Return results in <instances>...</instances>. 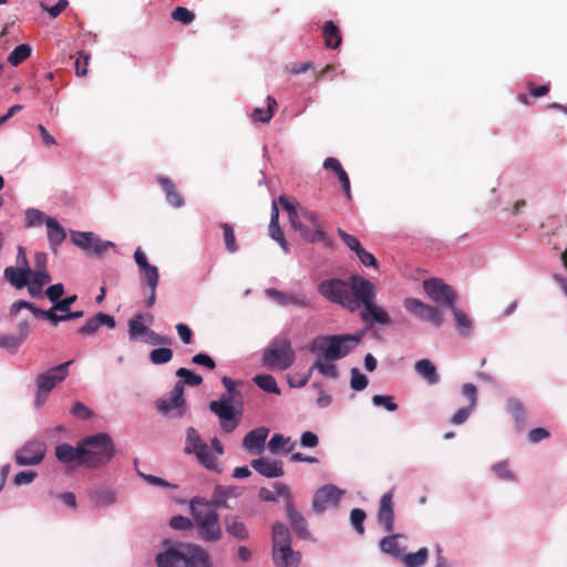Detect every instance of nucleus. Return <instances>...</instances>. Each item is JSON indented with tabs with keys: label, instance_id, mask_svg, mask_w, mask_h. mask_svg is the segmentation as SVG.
Wrapping results in <instances>:
<instances>
[{
	"label": "nucleus",
	"instance_id": "f257e3e1",
	"mask_svg": "<svg viewBox=\"0 0 567 567\" xmlns=\"http://www.w3.org/2000/svg\"><path fill=\"white\" fill-rule=\"evenodd\" d=\"M221 383L226 388L218 400L209 402V411L214 413L219 421V425L225 433H231L239 425L243 417V394L236 389L240 381H235L229 377H223Z\"/></svg>",
	"mask_w": 567,
	"mask_h": 567
},
{
	"label": "nucleus",
	"instance_id": "f03ea898",
	"mask_svg": "<svg viewBox=\"0 0 567 567\" xmlns=\"http://www.w3.org/2000/svg\"><path fill=\"white\" fill-rule=\"evenodd\" d=\"M363 282L371 281L359 275H352L348 280L331 278L321 281L318 290L328 301L354 312L361 307L360 293Z\"/></svg>",
	"mask_w": 567,
	"mask_h": 567
},
{
	"label": "nucleus",
	"instance_id": "7ed1b4c3",
	"mask_svg": "<svg viewBox=\"0 0 567 567\" xmlns=\"http://www.w3.org/2000/svg\"><path fill=\"white\" fill-rule=\"evenodd\" d=\"M189 509L195 522L194 527L202 540L216 543L221 539L219 515L215 508L208 506L206 499L194 497L189 503Z\"/></svg>",
	"mask_w": 567,
	"mask_h": 567
},
{
	"label": "nucleus",
	"instance_id": "20e7f679",
	"mask_svg": "<svg viewBox=\"0 0 567 567\" xmlns=\"http://www.w3.org/2000/svg\"><path fill=\"white\" fill-rule=\"evenodd\" d=\"M360 342L353 334L319 336L309 344V351L326 361H337L348 355Z\"/></svg>",
	"mask_w": 567,
	"mask_h": 567
},
{
	"label": "nucleus",
	"instance_id": "39448f33",
	"mask_svg": "<svg viewBox=\"0 0 567 567\" xmlns=\"http://www.w3.org/2000/svg\"><path fill=\"white\" fill-rule=\"evenodd\" d=\"M158 567H212L208 553L197 545L168 548L156 556Z\"/></svg>",
	"mask_w": 567,
	"mask_h": 567
},
{
	"label": "nucleus",
	"instance_id": "423d86ee",
	"mask_svg": "<svg viewBox=\"0 0 567 567\" xmlns=\"http://www.w3.org/2000/svg\"><path fill=\"white\" fill-rule=\"evenodd\" d=\"M82 466L95 468L107 464L115 449L107 433H97L81 441Z\"/></svg>",
	"mask_w": 567,
	"mask_h": 567
},
{
	"label": "nucleus",
	"instance_id": "0eeeda50",
	"mask_svg": "<svg viewBox=\"0 0 567 567\" xmlns=\"http://www.w3.org/2000/svg\"><path fill=\"white\" fill-rule=\"evenodd\" d=\"M184 452L186 454H194L198 463L205 468L209 471H219L217 456L210 452L207 443L193 426L186 430Z\"/></svg>",
	"mask_w": 567,
	"mask_h": 567
},
{
	"label": "nucleus",
	"instance_id": "6e6552de",
	"mask_svg": "<svg viewBox=\"0 0 567 567\" xmlns=\"http://www.w3.org/2000/svg\"><path fill=\"white\" fill-rule=\"evenodd\" d=\"M295 359V351L287 339L274 340L262 354L264 364L271 369L287 370Z\"/></svg>",
	"mask_w": 567,
	"mask_h": 567
},
{
	"label": "nucleus",
	"instance_id": "1a4fd4ad",
	"mask_svg": "<svg viewBox=\"0 0 567 567\" xmlns=\"http://www.w3.org/2000/svg\"><path fill=\"white\" fill-rule=\"evenodd\" d=\"M360 295L361 306L363 307L361 319L363 321L380 323L384 326L391 323V319L386 310L374 302L377 297V289L372 282H363L362 291Z\"/></svg>",
	"mask_w": 567,
	"mask_h": 567
},
{
	"label": "nucleus",
	"instance_id": "9d476101",
	"mask_svg": "<svg viewBox=\"0 0 567 567\" xmlns=\"http://www.w3.org/2000/svg\"><path fill=\"white\" fill-rule=\"evenodd\" d=\"M426 296L440 307L453 308L457 300V293L452 286L440 278H430L423 281Z\"/></svg>",
	"mask_w": 567,
	"mask_h": 567
},
{
	"label": "nucleus",
	"instance_id": "9b49d317",
	"mask_svg": "<svg viewBox=\"0 0 567 567\" xmlns=\"http://www.w3.org/2000/svg\"><path fill=\"white\" fill-rule=\"evenodd\" d=\"M300 216L306 219L311 226L312 229L305 226L299 218L297 223L293 225V228L298 230L301 237L308 243L322 241L326 245H330L331 240L323 229V224L316 213L309 209H301Z\"/></svg>",
	"mask_w": 567,
	"mask_h": 567
},
{
	"label": "nucleus",
	"instance_id": "f8f14e48",
	"mask_svg": "<svg viewBox=\"0 0 567 567\" xmlns=\"http://www.w3.org/2000/svg\"><path fill=\"white\" fill-rule=\"evenodd\" d=\"M47 444L41 440H29L14 453V461L19 466H33L40 464L47 454Z\"/></svg>",
	"mask_w": 567,
	"mask_h": 567
},
{
	"label": "nucleus",
	"instance_id": "ddd939ff",
	"mask_svg": "<svg viewBox=\"0 0 567 567\" xmlns=\"http://www.w3.org/2000/svg\"><path fill=\"white\" fill-rule=\"evenodd\" d=\"M183 382H176L169 393V398L156 401L157 410L171 417H183L187 411L183 393Z\"/></svg>",
	"mask_w": 567,
	"mask_h": 567
},
{
	"label": "nucleus",
	"instance_id": "4468645a",
	"mask_svg": "<svg viewBox=\"0 0 567 567\" xmlns=\"http://www.w3.org/2000/svg\"><path fill=\"white\" fill-rule=\"evenodd\" d=\"M403 306L406 311L423 321L432 323L436 328L441 327L444 321L442 312L436 307L427 305L417 298H405Z\"/></svg>",
	"mask_w": 567,
	"mask_h": 567
},
{
	"label": "nucleus",
	"instance_id": "2eb2a0df",
	"mask_svg": "<svg viewBox=\"0 0 567 567\" xmlns=\"http://www.w3.org/2000/svg\"><path fill=\"white\" fill-rule=\"evenodd\" d=\"M72 243L90 255L102 256L110 247H114L112 241H103L92 231H72Z\"/></svg>",
	"mask_w": 567,
	"mask_h": 567
},
{
	"label": "nucleus",
	"instance_id": "dca6fc26",
	"mask_svg": "<svg viewBox=\"0 0 567 567\" xmlns=\"http://www.w3.org/2000/svg\"><path fill=\"white\" fill-rule=\"evenodd\" d=\"M73 361H66L62 364L50 368L44 373H41L35 379V384L39 391L49 393L58 383L66 379L69 374V365Z\"/></svg>",
	"mask_w": 567,
	"mask_h": 567
},
{
	"label": "nucleus",
	"instance_id": "f3484780",
	"mask_svg": "<svg viewBox=\"0 0 567 567\" xmlns=\"http://www.w3.org/2000/svg\"><path fill=\"white\" fill-rule=\"evenodd\" d=\"M341 492L333 485H324L319 488L312 498V508L317 513L326 511L328 504L337 505L340 501Z\"/></svg>",
	"mask_w": 567,
	"mask_h": 567
},
{
	"label": "nucleus",
	"instance_id": "a211bd4d",
	"mask_svg": "<svg viewBox=\"0 0 567 567\" xmlns=\"http://www.w3.org/2000/svg\"><path fill=\"white\" fill-rule=\"evenodd\" d=\"M378 523L386 533H391L394 528V508L392 492L383 494L380 499L378 509Z\"/></svg>",
	"mask_w": 567,
	"mask_h": 567
},
{
	"label": "nucleus",
	"instance_id": "6ab92c4d",
	"mask_svg": "<svg viewBox=\"0 0 567 567\" xmlns=\"http://www.w3.org/2000/svg\"><path fill=\"white\" fill-rule=\"evenodd\" d=\"M268 434L269 430L265 426L251 430L245 435L243 440L244 449L250 453L260 454L264 451Z\"/></svg>",
	"mask_w": 567,
	"mask_h": 567
},
{
	"label": "nucleus",
	"instance_id": "aec40b11",
	"mask_svg": "<svg viewBox=\"0 0 567 567\" xmlns=\"http://www.w3.org/2000/svg\"><path fill=\"white\" fill-rule=\"evenodd\" d=\"M226 533L237 542H246L249 539V530L247 525L237 515H226L223 519Z\"/></svg>",
	"mask_w": 567,
	"mask_h": 567
},
{
	"label": "nucleus",
	"instance_id": "412c9836",
	"mask_svg": "<svg viewBox=\"0 0 567 567\" xmlns=\"http://www.w3.org/2000/svg\"><path fill=\"white\" fill-rule=\"evenodd\" d=\"M272 559L277 567H296L299 564L300 555L293 551L291 544L272 548Z\"/></svg>",
	"mask_w": 567,
	"mask_h": 567
},
{
	"label": "nucleus",
	"instance_id": "4be33fe9",
	"mask_svg": "<svg viewBox=\"0 0 567 567\" xmlns=\"http://www.w3.org/2000/svg\"><path fill=\"white\" fill-rule=\"evenodd\" d=\"M250 465L256 472L268 478L280 477L285 473L281 461H269L265 457H259L252 460Z\"/></svg>",
	"mask_w": 567,
	"mask_h": 567
},
{
	"label": "nucleus",
	"instance_id": "5701e85b",
	"mask_svg": "<svg viewBox=\"0 0 567 567\" xmlns=\"http://www.w3.org/2000/svg\"><path fill=\"white\" fill-rule=\"evenodd\" d=\"M106 326L110 329H114L116 326L115 319L113 316L99 312L92 318H90L85 324L79 328L78 332L85 336L94 334L100 326Z\"/></svg>",
	"mask_w": 567,
	"mask_h": 567
},
{
	"label": "nucleus",
	"instance_id": "b1692460",
	"mask_svg": "<svg viewBox=\"0 0 567 567\" xmlns=\"http://www.w3.org/2000/svg\"><path fill=\"white\" fill-rule=\"evenodd\" d=\"M55 456L62 463H75L82 466L81 442L76 446L62 443L55 446Z\"/></svg>",
	"mask_w": 567,
	"mask_h": 567
},
{
	"label": "nucleus",
	"instance_id": "393cba45",
	"mask_svg": "<svg viewBox=\"0 0 567 567\" xmlns=\"http://www.w3.org/2000/svg\"><path fill=\"white\" fill-rule=\"evenodd\" d=\"M31 274L30 267H8L4 269V278L18 289L29 284Z\"/></svg>",
	"mask_w": 567,
	"mask_h": 567
},
{
	"label": "nucleus",
	"instance_id": "a878e982",
	"mask_svg": "<svg viewBox=\"0 0 567 567\" xmlns=\"http://www.w3.org/2000/svg\"><path fill=\"white\" fill-rule=\"evenodd\" d=\"M286 511L289 523L295 533L303 539L309 538L310 532L308 530V525L302 514L295 508L293 504H289Z\"/></svg>",
	"mask_w": 567,
	"mask_h": 567
},
{
	"label": "nucleus",
	"instance_id": "bb28decb",
	"mask_svg": "<svg viewBox=\"0 0 567 567\" xmlns=\"http://www.w3.org/2000/svg\"><path fill=\"white\" fill-rule=\"evenodd\" d=\"M323 167L332 171L340 181L347 197L351 198L350 179L347 172L343 169L341 163L334 157H327L323 162Z\"/></svg>",
	"mask_w": 567,
	"mask_h": 567
},
{
	"label": "nucleus",
	"instance_id": "cd10ccee",
	"mask_svg": "<svg viewBox=\"0 0 567 567\" xmlns=\"http://www.w3.org/2000/svg\"><path fill=\"white\" fill-rule=\"evenodd\" d=\"M157 182L161 185L162 189L165 192L166 200L173 207H182L184 205V199L182 195L177 192L174 183L165 176L158 175Z\"/></svg>",
	"mask_w": 567,
	"mask_h": 567
},
{
	"label": "nucleus",
	"instance_id": "c85d7f7f",
	"mask_svg": "<svg viewBox=\"0 0 567 567\" xmlns=\"http://www.w3.org/2000/svg\"><path fill=\"white\" fill-rule=\"evenodd\" d=\"M415 372L422 377L430 385H434L440 381L436 368L429 359H421L414 364Z\"/></svg>",
	"mask_w": 567,
	"mask_h": 567
},
{
	"label": "nucleus",
	"instance_id": "c756f323",
	"mask_svg": "<svg viewBox=\"0 0 567 567\" xmlns=\"http://www.w3.org/2000/svg\"><path fill=\"white\" fill-rule=\"evenodd\" d=\"M48 227V239L53 252H56V247L65 239L66 234L58 220L53 217H48L45 220Z\"/></svg>",
	"mask_w": 567,
	"mask_h": 567
},
{
	"label": "nucleus",
	"instance_id": "7c9ffc66",
	"mask_svg": "<svg viewBox=\"0 0 567 567\" xmlns=\"http://www.w3.org/2000/svg\"><path fill=\"white\" fill-rule=\"evenodd\" d=\"M324 45L328 49L336 50L340 47L342 37L339 27L331 20L327 21L322 28Z\"/></svg>",
	"mask_w": 567,
	"mask_h": 567
},
{
	"label": "nucleus",
	"instance_id": "2f4dec72",
	"mask_svg": "<svg viewBox=\"0 0 567 567\" xmlns=\"http://www.w3.org/2000/svg\"><path fill=\"white\" fill-rule=\"evenodd\" d=\"M236 495L233 492V488L218 485L215 487L213 492V496L210 501H206L208 506L217 509L220 507L229 508L230 506L227 504L228 497H235Z\"/></svg>",
	"mask_w": 567,
	"mask_h": 567
},
{
	"label": "nucleus",
	"instance_id": "473e14b6",
	"mask_svg": "<svg viewBox=\"0 0 567 567\" xmlns=\"http://www.w3.org/2000/svg\"><path fill=\"white\" fill-rule=\"evenodd\" d=\"M400 536L401 535H399V534L385 536L380 540L379 545H380V549L383 553L389 554V555L401 560V558L404 554V548H402L399 544L398 539Z\"/></svg>",
	"mask_w": 567,
	"mask_h": 567
},
{
	"label": "nucleus",
	"instance_id": "72a5a7b5",
	"mask_svg": "<svg viewBox=\"0 0 567 567\" xmlns=\"http://www.w3.org/2000/svg\"><path fill=\"white\" fill-rule=\"evenodd\" d=\"M267 295L281 306H290V305H296V306H301V307L307 306L305 298L300 297V296L285 293V292L278 291L276 289H268Z\"/></svg>",
	"mask_w": 567,
	"mask_h": 567
},
{
	"label": "nucleus",
	"instance_id": "f704fd0d",
	"mask_svg": "<svg viewBox=\"0 0 567 567\" xmlns=\"http://www.w3.org/2000/svg\"><path fill=\"white\" fill-rule=\"evenodd\" d=\"M144 316L136 313L128 320V338L131 341H136L140 337L146 336L150 328L143 323Z\"/></svg>",
	"mask_w": 567,
	"mask_h": 567
},
{
	"label": "nucleus",
	"instance_id": "c9c22d12",
	"mask_svg": "<svg viewBox=\"0 0 567 567\" xmlns=\"http://www.w3.org/2000/svg\"><path fill=\"white\" fill-rule=\"evenodd\" d=\"M276 107L277 101L272 96H267V107H256L251 117L255 122L268 123L272 118Z\"/></svg>",
	"mask_w": 567,
	"mask_h": 567
},
{
	"label": "nucleus",
	"instance_id": "e433bc0d",
	"mask_svg": "<svg viewBox=\"0 0 567 567\" xmlns=\"http://www.w3.org/2000/svg\"><path fill=\"white\" fill-rule=\"evenodd\" d=\"M289 544H291L289 529L281 523L275 524L272 527V548Z\"/></svg>",
	"mask_w": 567,
	"mask_h": 567
},
{
	"label": "nucleus",
	"instance_id": "4c0bfd02",
	"mask_svg": "<svg viewBox=\"0 0 567 567\" xmlns=\"http://www.w3.org/2000/svg\"><path fill=\"white\" fill-rule=\"evenodd\" d=\"M450 309L454 315L456 328L460 334L465 337L468 336L472 332V321L468 316L461 309L456 308L455 305Z\"/></svg>",
	"mask_w": 567,
	"mask_h": 567
},
{
	"label": "nucleus",
	"instance_id": "58836bf2",
	"mask_svg": "<svg viewBox=\"0 0 567 567\" xmlns=\"http://www.w3.org/2000/svg\"><path fill=\"white\" fill-rule=\"evenodd\" d=\"M429 557V551L425 547L419 549L416 553L403 554L401 561L405 567H421L423 566Z\"/></svg>",
	"mask_w": 567,
	"mask_h": 567
},
{
	"label": "nucleus",
	"instance_id": "ea45409f",
	"mask_svg": "<svg viewBox=\"0 0 567 567\" xmlns=\"http://www.w3.org/2000/svg\"><path fill=\"white\" fill-rule=\"evenodd\" d=\"M333 361H323L322 357H318L313 362L311 370H318L324 377L337 379L339 377V371L337 365L332 363Z\"/></svg>",
	"mask_w": 567,
	"mask_h": 567
},
{
	"label": "nucleus",
	"instance_id": "a19ab883",
	"mask_svg": "<svg viewBox=\"0 0 567 567\" xmlns=\"http://www.w3.org/2000/svg\"><path fill=\"white\" fill-rule=\"evenodd\" d=\"M493 473L503 481L517 482V475L511 470L507 461H501L492 466Z\"/></svg>",
	"mask_w": 567,
	"mask_h": 567
},
{
	"label": "nucleus",
	"instance_id": "79ce46f5",
	"mask_svg": "<svg viewBox=\"0 0 567 567\" xmlns=\"http://www.w3.org/2000/svg\"><path fill=\"white\" fill-rule=\"evenodd\" d=\"M252 380L264 391L268 393L280 394V389L278 388L277 382L272 375L258 374Z\"/></svg>",
	"mask_w": 567,
	"mask_h": 567
},
{
	"label": "nucleus",
	"instance_id": "37998d69",
	"mask_svg": "<svg viewBox=\"0 0 567 567\" xmlns=\"http://www.w3.org/2000/svg\"><path fill=\"white\" fill-rule=\"evenodd\" d=\"M31 55V47L29 44H20L13 49V51L8 56V62L17 66L27 60Z\"/></svg>",
	"mask_w": 567,
	"mask_h": 567
},
{
	"label": "nucleus",
	"instance_id": "c03bdc74",
	"mask_svg": "<svg viewBox=\"0 0 567 567\" xmlns=\"http://www.w3.org/2000/svg\"><path fill=\"white\" fill-rule=\"evenodd\" d=\"M506 405L515 422L519 425H523L526 419V412L522 402L515 398H509L506 402Z\"/></svg>",
	"mask_w": 567,
	"mask_h": 567
},
{
	"label": "nucleus",
	"instance_id": "a18cd8bd",
	"mask_svg": "<svg viewBox=\"0 0 567 567\" xmlns=\"http://www.w3.org/2000/svg\"><path fill=\"white\" fill-rule=\"evenodd\" d=\"M91 499L99 506H109L115 503V493L111 489H97L92 493Z\"/></svg>",
	"mask_w": 567,
	"mask_h": 567
},
{
	"label": "nucleus",
	"instance_id": "49530a36",
	"mask_svg": "<svg viewBox=\"0 0 567 567\" xmlns=\"http://www.w3.org/2000/svg\"><path fill=\"white\" fill-rule=\"evenodd\" d=\"M220 228L223 229V236L225 246L228 252L234 254L238 250L234 228L228 223H221Z\"/></svg>",
	"mask_w": 567,
	"mask_h": 567
},
{
	"label": "nucleus",
	"instance_id": "de8ad7c7",
	"mask_svg": "<svg viewBox=\"0 0 567 567\" xmlns=\"http://www.w3.org/2000/svg\"><path fill=\"white\" fill-rule=\"evenodd\" d=\"M176 375L178 378H182L178 382H183V389L185 388V384L190 386H198L203 383V378L193 371L186 369V368H179L176 371Z\"/></svg>",
	"mask_w": 567,
	"mask_h": 567
},
{
	"label": "nucleus",
	"instance_id": "09e8293b",
	"mask_svg": "<svg viewBox=\"0 0 567 567\" xmlns=\"http://www.w3.org/2000/svg\"><path fill=\"white\" fill-rule=\"evenodd\" d=\"M173 351L167 347L156 348L151 351L150 360L153 364H164L172 360Z\"/></svg>",
	"mask_w": 567,
	"mask_h": 567
},
{
	"label": "nucleus",
	"instance_id": "8fccbe9b",
	"mask_svg": "<svg viewBox=\"0 0 567 567\" xmlns=\"http://www.w3.org/2000/svg\"><path fill=\"white\" fill-rule=\"evenodd\" d=\"M140 270L143 278L146 280L150 290H156L159 279L157 267L150 264Z\"/></svg>",
	"mask_w": 567,
	"mask_h": 567
},
{
	"label": "nucleus",
	"instance_id": "3c124183",
	"mask_svg": "<svg viewBox=\"0 0 567 567\" xmlns=\"http://www.w3.org/2000/svg\"><path fill=\"white\" fill-rule=\"evenodd\" d=\"M368 378L358 368L351 369L350 386L354 391H362L368 386Z\"/></svg>",
	"mask_w": 567,
	"mask_h": 567
},
{
	"label": "nucleus",
	"instance_id": "603ef678",
	"mask_svg": "<svg viewBox=\"0 0 567 567\" xmlns=\"http://www.w3.org/2000/svg\"><path fill=\"white\" fill-rule=\"evenodd\" d=\"M365 517V512L361 508H353L350 513L351 524L359 535L364 534L363 523Z\"/></svg>",
	"mask_w": 567,
	"mask_h": 567
},
{
	"label": "nucleus",
	"instance_id": "864d4df0",
	"mask_svg": "<svg viewBox=\"0 0 567 567\" xmlns=\"http://www.w3.org/2000/svg\"><path fill=\"white\" fill-rule=\"evenodd\" d=\"M269 236L274 240H276L286 252H288V243L285 239L284 233L280 229L279 221L269 223Z\"/></svg>",
	"mask_w": 567,
	"mask_h": 567
},
{
	"label": "nucleus",
	"instance_id": "5fc2aeb1",
	"mask_svg": "<svg viewBox=\"0 0 567 567\" xmlns=\"http://www.w3.org/2000/svg\"><path fill=\"white\" fill-rule=\"evenodd\" d=\"M172 19L183 24H189L195 20V14L185 7H177L172 12Z\"/></svg>",
	"mask_w": 567,
	"mask_h": 567
},
{
	"label": "nucleus",
	"instance_id": "6e6d98bb",
	"mask_svg": "<svg viewBox=\"0 0 567 567\" xmlns=\"http://www.w3.org/2000/svg\"><path fill=\"white\" fill-rule=\"evenodd\" d=\"M194 519L183 515L173 516L169 520V526L176 530H189L194 527Z\"/></svg>",
	"mask_w": 567,
	"mask_h": 567
},
{
	"label": "nucleus",
	"instance_id": "4d7b16f0",
	"mask_svg": "<svg viewBox=\"0 0 567 567\" xmlns=\"http://www.w3.org/2000/svg\"><path fill=\"white\" fill-rule=\"evenodd\" d=\"M279 204L282 206L285 210H287L289 220L291 223V226L297 223V219L299 218V213L295 205L289 200V198L285 195H280L278 198Z\"/></svg>",
	"mask_w": 567,
	"mask_h": 567
},
{
	"label": "nucleus",
	"instance_id": "13d9d810",
	"mask_svg": "<svg viewBox=\"0 0 567 567\" xmlns=\"http://www.w3.org/2000/svg\"><path fill=\"white\" fill-rule=\"evenodd\" d=\"M372 403L375 406H382L390 412H394L398 410V404L393 401V398L390 395L375 394L372 396Z\"/></svg>",
	"mask_w": 567,
	"mask_h": 567
},
{
	"label": "nucleus",
	"instance_id": "bf43d9fd",
	"mask_svg": "<svg viewBox=\"0 0 567 567\" xmlns=\"http://www.w3.org/2000/svg\"><path fill=\"white\" fill-rule=\"evenodd\" d=\"M337 233L350 250L357 254L360 248H362V245L357 237L348 234L341 228H338Z\"/></svg>",
	"mask_w": 567,
	"mask_h": 567
},
{
	"label": "nucleus",
	"instance_id": "052dcab7",
	"mask_svg": "<svg viewBox=\"0 0 567 567\" xmlns=\"http://www.w3.org/2000/svg\"><path fill=\"white\" fill-rule=\"evenodd\" d=\"M145 341L153 346H169L172 344V339L166 336H162L153 330H148L147 334L145 336Z\"/></svg>",
	"mask_w": 567,
	"mask_h": 567
},
{
	"label": "nucleus",
	"instance_id": "680f3d73",
	"mask_svg": "<svg viewBox=\"0 0 567 567\" xmlns=\"http://www.w3.org/2000/svg\"><path fill=\"white\" fill-rule=\"evenodd\" d=\"M35 316H41L45 319H48L52 326H56L59 322H63V315H58L55 311L58 309H54V306L49 310H42V309H34Z\"/></svg>",
	"mask_w": 567,
	"mask_h": 567
},
{
	"label": "nucleus",
	"instance_id": "e2e57ef3",
	"mask_svg": "<svg viewBox=\"0 0 567 567\" xmlns=\"http://www.w3.org/2000/svg\"><path fill=\"white\" fill-rule=\"evenodd\" d=\"M290 437H286L282 434H274L268 443V449L272 453H278L280 450L289 443Z\"/></svg>",
	"mask_w": 567,
	"mask_h": 567
},
{
	"label": "nucleus",
	"instance_id": "0e129e2a",
	"mask_svg": "<svg viewBox=\"0 0 567 567\" xmlns=\"http://www.w3.org/2000/svg\"><path fill=\"white\" fill-rule=\"evenodd\" d=\"M462 394L468 400L466 406L475 408L477 403V389L472 383H465L462 386Z\"/></svg>",
	"mask_w": 567,
	"mask_h": 567
},
{
	"label": "nucleus",
	"instance_id": "69168bd1",
	"mask_svg": "<svg viewBox=\"0 0 567 567\" xmlns=\"http://www.w3.org/2000/svg\"><path fill=\"white\" fill-rule=\"evenodd\" d=\"M90 55L80 52L76 60H75V73L78 76H84L87 74V66H89Z\"/></svg>",
	"mask_w": 567,
	"mask_h": 567
},
{
	"label": "nucleus",
	"instance_id": "338daca9",
	"mask_svg": "<svg viewBox=\"0 0 567 567\" xmlns=\"http://www.w3.org/2000/svg\"><path fill=\"white\" fill-rule=\"evenodd\" d=\"M43 217H44V215L42 212H40L35 208H29L25 212L27 226L32 227V226L41 225Z\"/></svg>",
	"mask_w": 567,
	"mask_h": 567
},
{
	"label": "nucleus",
	"instance_id": "774afa93",
	"mask_svg": "<svg viewBox=\"0 0 567 567\" xmlns=\"http://www.w3.org/2000/svg\"><path fill=\"white\" fill-rule=\"evenodd\" d=\"M37 477V473L34 471H21L19 472L14 478L13 483L17 486L30 484Z\"/></svg>",
	"mask_w": 567,
	"mask_h": 567
}]
</instances>
